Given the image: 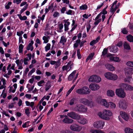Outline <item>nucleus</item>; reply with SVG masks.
<instances>
[{
	"instance_id": "c03bdc74",
	"label": "nucleus",
	"mask_w": 133,
	"mask_h": 133,
	"mask_svg": "<svg viewBox=\"0 0 133 133\" xmlns=\"http://www.w3.org/2000/svg\"><path fill=\"white\" fill-rule=\"evenodd\" d=\"M53 16L55 18H56L59 16V14L57 11H55L54 13Z\"/></svg>"
},
{
	"instance_id": "cd10ccee",
	"label": "nucleus",
	"mask_w": 133,
	"mask_h": 133,
	"mask_svg": "<svg viewBox=\"0 0 133 133\" xmlns=\"http://www.w3.org/2000/svg\"><path fill=\"white\" fill-rule=\"evenodd\" d=\"M127 40L130 42H133V36L130 35L127 36Z\"/></svg>"
},
{
	"instance_id": "13d9d810",
	"label": "nucleus",
	"mask_w": 133,
	"mask_h": 133,
	"mask_svg": "<svg viewBox=\"0 0 133 133\" xmlns=\"http://www.w3.org/2000/svg\"><path fill=\"white\" fill-rule=\"evenodd\" d=\"M86 27L87 31V32H88L89 31V30L90 29L91 27V26L90 24H89L88 25H87Z\"/></svg>"
},
{
	"instance_id": "c9c22d12",
	"label": "nucleus",
	"mask_w": 133,
	"mask_h": 133,
	"mask_svg": "<svg viewBox=\"0 0 133 133\" xmlns=\"http://www.w3.org/2000/svg\"><path fill=\"white\" fill-rule=\"evenodd\" d=\"M122 32L124 34H127L128 31L125 28H124L122 29Z\"/></svg>"
},
{
	"instance_id": "6ab92c4d",
	"label": "nucleus",
	"mask_w": 133,
	"mask_h": 133,
	"mask_svg": "<svg viewBox=\"0 0 133 133\" xmlns=\"http://www.w3.org/2000/svg\"><path fill=\"white\" fill-rule=\"evenodd\" d=\"M94 55L95 53L94 52L91 53L89 54L86 59V62H87L89 59H90V61L92 60Z\"/></svg>"
},
{
	"instance_id": "f03ea898",
	"label": "nucleus",
	"mask_w": 133,
	"mask_h": 133,
	"mask_svg": "<svg viewBox=\"0 0 133 133\" xmlns=\"http://www.w3.org/2000/svg\"><path fill=\"white\" fill-rule=\"evenodd\" d=\"M90 91L88 87L85 86L77 89L76 90V92L79 94L84 95L89 94Z\"/></svg>"
},
{
	"instance_id": "603ef678",
	"label": "nucleus",
	"mask_w": 133,
	"mask_h": 133,
	"mask_svg": "<svg viewBox=\"0 0 133 133\" xmlns=\"http://www.w3.org/2000/svg\"><path fill=\"white\" fill-rule=\"evenodd\" d=\"M96 43V42L95 41V40H93L91 41L90 43V45L91 46H93L94 44Z\"/></svg>"
},
{
	"instance_id": "ea45409f",
	"label": "nucleus",
	"mask_w": 133,
	"mask_h": 133,
	"mask_svg": "<svg viewBox=\"0 0 133 133\" xmlns=\"http://www.w3.org/2000/svg\"><path fill=\"white\" fill-rule=\"evenodd\" d=\"M127 85L128 84H126L122 83L121 85V88L122 89H125L126 90Z\"/></svg>"
},
{
	"instance_id": "8fccbe9b",
	"label": "nucleus",
	"mask_w": 133,
	"mask_h": 133,
	"mask_svg": "<svg viewBox=\"0 0 133 133\" xmlns=\"http://www.w3.org/2000/svg\"><path fill=\"white\" fill-rule=\"evenodd\" d=\"M29 61V60L28 58L27 57L24 58L23 61L24 64L25 65H27L28 64V62L27 61Z\"/></svg>"
},
{
	"instance_id": "2eb2a0df",
	"label": "nucleus",
	"mask_w": 133,
	"mask_h": 133,
	"mask_svg": "<svg viewBox=\"0 0 133 133\" xmlns=\"http://www.w3.org/2000/svg\"><path fill=\"white\" fill-rule=\"evenodd\" d=\"M62 121L65 123L70 124L73 123L74 122V120L72 119L69 118L67 116V117L65 118Z\"/></svg>"
},
{
	"instance_id": "e433bc0d",
	"label": "nucleus",
	"mask_w": 133,
	"mask_h": 133,
	"mask_svg": "<svg viewBox=\"0 0 133 133\" xmlns=\"http://www.w3.org/2000/svg\"><path fill=\"white\" fill-rule=\"evenodd\" d=\"M126 65L128 66H129L131 67H133V62H128L127 63Z\"/></svg>"
},
{
	"instance_id": "0eeeda50",
	"label": "nucleus",
	"mask_w": 133,
	"mask_h": 133,
	"mask_svg": "<svg viewBox=\"0 0 133 133\" xmlns=\"http://www.w3.org/2000/svg\"><path fill=\"white\" fill-rule=\"evenodd\" d=\"M116 94L118 97L123 98L126 95L123 89L122 88L116 89Z\"/></svg>"
},
{
	"instance_id": "4c0bfd02",
	"label": "nucleus",
	"mask_w": 133,
	"mask_h": 133,
	"mask_svg": "<svg viewBox=\"0 0 133 133\" xmlns=\"http://www.w3.org/2000/svg\"><path fill=\"white\" fill-rule=\"evenodd\" d=\"M35 68H33L31 70H30L29 72L28 76H31L32 74L35 71Z\"/></svg>"
},
{
	"instance_id": "7c9ffc66",
	"label": "nucleus",
	"mask_w": 133,
	"mask_h": 133,
	"mask_svg": "<svg viewBox=\"0 0 133 133\" xmlns=\"http://www.w3.org/2000/svg\"><path fill=\"white\" fill-rule=\"evenodd\" d=\"M50 44L49 43H48L46 45L45 47V50L46 52H47L48 51L50 50Z\"/></svg>"
},
{
	"instance_id": "680f3d73",
	"label": "nucleus",
	"mask_w": 133,
	"mask_h": 133,
	"mask_svg": "<svg viewBox=\"0 0 133 133\" xmlns=\"http://www.w3.org/2000/svg\"><path fill=\"white\" fill-rule=\"evenodd\" d=\"M72 11L71 10H69L68 11H66L65 12V14L68 15H71L72 12Z\"/></svg>"
},
{
	"instance_id": "473e14b6",
	"label": "nucleus",
	"mask_w": 133,
	"mask_h": 133,
	"mask_svg": "<svg viewBox=\"0 0 133 133\" xmlns=\"http://www.w3.org/2000/svg\"><path fill=\"white\" fill-rule=\"evenodd\" d=\"M25 113L27 116H29L30 112L29 109L28 108H27L25 110Z\"/></svg>"
},
{
	"instance_id": "de8ad7c7",
	"label": "nucleus",
	"mask_w": 133,
	"mask_h": 133,
	"mask_svg": "<svg viewBox=\"0 0 133 133\" xmlns=\"http://www.w3.org/2000/svg\"><path fill=\"white\" fill-rule=\"evenodd\" d=\"M45 82L43 80H42L41 81H40L38 82L37 83V85L38 86H41L42 85H41V84H42L43 83H44Z\"/></svg>"
},
{
	"instance_id": "f8f14e48",
	"label": "nucleus",
	"mask_w": 133,
	"mask_h": 133,
	"mask_svg": "<svg viewBox=\"0 0 133 133\" xmlns=\"http://www.w3.org/2000/svg\"><path fill=\"white\" fill-rule=\"evenodd\" d=\"M119 107L123 109H126L127 104L126 102L124 100L120 101L119 102Z\"/></svg>"
},
{
	"instance_id": "aec40b11",
	"label": "nucleus",
	"mask_w": 133,
	"mask_h": 133,
	"mask_svg": "<svg viewBox=\"0 0 133 133\" xmlns=\"http://www.w3.org/2000/svg\"><path fill=\"white\" fill-rule=\"evenodd\" d=\"M76 73V71L74 70L69 76L68 77V79L69 81H71L73 77L74 76Z\"/></svg>"
},
{
	"instance_id": "4be33fe9",
	"label": "nucleus",
	"mask_w": 133,
	"mask_h": 133,
	"mask_svg": "<svg viewBox=\"0 0 133 133\" xmlns=\"http://www.w3.org/2000/svg\"><path fill=\"white\" fill-rule=\"evenodd\" d=\"M110 49L112 52L114 53L118 51V48L116 45L112 46Z\"/></svg>"
},
{
	"instance_id": "39448f33",
	"label": "nucleus",
	"mask_w": 133,
	"mask_h": 133,
	"mask_svg": "<svg viewBox=\"0 0 133 133\" xmlns=\"http://www.w3.org/2000/svg\"><path fill=\"white\" fill-rule=\"evenodd\" d=\"M79 101L81 103H82L88 106L92 107L93 105V102L85 98H81Z\"/></svg>"
},
{
	"instance_id": "f3484780",
	"label": "nucleus",
	"mask_w": 133,
	"mask_h": 133,
	"mask_svg": "<svg viewBox=\"0 0 133 133\" xmlns=\"http://www.w3.org/2000/svg\"><path fill=\"white\" fill-rule=\"evenodd\" d=\"M105 66L107 69L111 71L114 70L115 69V68L114 67L109 64H106Z\"/></svg>"
},
{
	"instance_id": "e2e57ef3",
	"label": "nucleus",
	"mask_w": 133,
	"mask_h": 133,
	"mask_svg": "<svg viewBox=\"0 0 133 133\" xmlns=\"http://www.w3.org/2000/svg\"><path fill=\"white\" fill-rule=\"evenodd\" d=\"M86 42L85 41H83L81 42L80 43V47H82L84 45V44Z\"/></svg>"
},
{
	"instance_id": "5701e85b",
	"label": "nucleus",
	"mask_w": 133,
	"mask_h": 133,
	"mask_svg": "<svg viewBox=\"0 0 133 133\" xmlns=\"http://www.w3.org/2000/svg\"><path fill=\"white\" fill-rule=\"evenodd\" d=\"M77 101V99L76 98H73L71 99L69 103V104L70 105H73L74 103H76Z\"/></svg>"
},
{
	"instance_id": "c756f323",
	"label": "nucleus",
	"mask_w": 133,
	"mask_h": 133,
	"mask_svg": "<svg viewBox=\"0 0 133 133\" xmlns=\"http://www.w3.org/2000/svg\"><path fill=\"white\" fill-rule=\"evenodd\" d=\"M79 8L80 10H86L88 8V6L85 4L82 5V6H79Z\"/></svg>"
},
{
	"instance_id": "c85d7f7f",
	"label": "nucleus",
	"mask_w": 133,
	"mask_h": 133,
	"mask_svg": "<svg viewBox=\"0 0 133 133\" xmlns=\"http://www.w3.org/2000/svg\"><path fill=\"white\" fill-rule=\"evenodd\" d=\"M108 107H110L112 108H114L116 107L115 104L111 102H109L108 103Z\"/></svg>"
},
{
	"instance_id": "69168bd1",
	"label": "nucleus",
	"mask_w": 133,
	"mask_h": 133,
	"mask_svg": "<svg viewBox=\"0 0 133 133\" xmlns=\"http://www.w3.org/2000/svg\"><path fill=\"white\" fill-rule=\"evenodd\" d=\"M128 25L130 29L131 30L133 29V23L130 24L129 23Z\"/></svg>"
},
{
	"instance_id": "58836bf2",
	"label": "nucleus",
	"mask_w": 133,
	"mask_h": 133,
	"mask_svg": "<svg viewBox=\"0 0 133 133\" xmlns=\"http://www.w3.org/2000/svg\"><path fill=\"white\" fill-rule=\"evenodd\" d=\"M43 39L44 41V43H47L49 42V40L48 39V38L45 36H43Z\"/></svg>"
},
{
	"instance_id": "2f4dec72",
	"label": "nucleus",
	"mask_w": 133,
	"mask_h": 133,
	"mask_svg": "<svg viewBox=\"0 0 133 133\" xmlns=\"http://www.w3.org/2000/svg\"><path fill=\"white\" fill-rule=\"evenodd\" d=\"M28 4H26V5L24 6L23 8L20 11V14H22L25 10L26 9L28 8Z\"/></svg>"
},
{
	"instance_id": "f704fd0d",
	"label": "nucleus",
	"mask_w": 133,
	"mask_h": 133,
	"mask_svg": "<svg viewBox=\"0 0 133 133\" xmlns=\"http://www.w3.org/2000/svg\"><path fill=\"white\" fill-rule=\"evenodd\" d=\"M108 49L105 48L104 49L103 51L102 52V55L103 56H104L108 53Z\"/></svg>"
},
{
	"instance_id": "412c9836",
	"label": "nucleus",
	"mask_w": 133,
	"mask_h": 133,
	"mask_svg": "<svg viewBox=\"0 0 133 133\" xmlns=\"http://www.w3.org/2000/svg\"><path fill=\"white\" fill-rule=\"evenodd\" d=\"M109 58L111 60L115 62H119L120 61L119 58L116 56L111 57Z\"/></svg>"
},
{
	"instance_id": "338daca9",
	"label": "nucleus",
	"mask_w": 133,
	"mask_h": 133,
	"mask_svg": "<svg viewBox=\"0 0 133 133\" xmlns=\"http://www.w3.org/2000/svg\"><path fill=\"white\" fill-rule=\"evenodd\" d=\"M54 3H52L48 7L49 9L50 10L52 9L54 7Z\"/></svg>"
},
{
	"instance_id": "f257e3e1",
	"label": "nucleus",
	"mask_w": 133,
	"mask_h": 133,
	"mask_svg": "<svg viewBox=\"0 0 133 133\" xmlns=\"http://www.w3.org/2000/svg\"><path fill=\"white\" fill-rule=\"evenodd\" d=\"M98 115L99 117L103 119L109 120L110 119L109 117L112 115V113L110 110H104L103 112H99Z\"/></svg>"
},
{
	"instance_id": "774afa93",
	"label": "nucleus",
	"mask_w": 133,
	"mask_h": 133,
	"mask_svg": "<svg viewBox=\"0 0 133 133\" xmlns=\"http://www.w3.org/2000/svg\"><path fill=\"white\" fill-rule=\"evenodd\" d=\"M58 26L59 30H61L63 28V24L62 23H61Z\"/></svg>"
},
{
	"instance_id": "6e6d98bb",
	"label": "nucleus",
	"mask_w": 133,
	"mask_h": 133,
	"mask_svg": "<svg viewBox=\"0 0 133 133\" xmlns=\"http://www.w3.org/2000/svg\"><path fill=\"white\" fill-rule=\"evenodd\" d=\"M122 41H119L118 42L117 44L116 45L117 46L119 47L122 46Z\"/></svg>"
},
{
	"instance_id": "ddd939ff",
	"label": "nucleus",
	"mask_w": 133,
	"mask_h": 133,
	"mask_svg": "<svg viewBox=\"0 0 133 133\" xmlns=\"http://www.w3.org/2000/svg\"><path fill=\"white\" fill-rule=\"evenodd\" d=\"M79 116L80 118L77 119L78 122L82 124H84L87 122V121L86 119L82 117L80 115Z\"/></svg>"
},
{
	"instance_id": "72a5a7b5",
	"label": "nucleus",
	"mask_w": 133,
	"mask_h": 133,
	"mask_svg": "<svg viewBox=\"0 0 133 133\" xmlns=\"http://www.w3.org/2000/svg\"><path fill=\"white\" fill-rule=\"evenodd\" d=\"M80 50L79 49L77 50V56L78 58L79 59H81L82 57Z\"/></svg>"
},
{
	"instance_id": "7ed1b4c3",
	"label": "nucleus",
	"mask_w": 133,
	"mask_h": 133,
	"mask_svg": "<svg viewBox=\"0 0 133 133\" xmlns=\"http://www.w3.org/2000/svg\"><path fill=\"white\" fill-rule=\"evenodd\" d=\"M75 111L81 112H86L87 110V108L81 104H77L74 108Z\"/></svg>"
},
{
	"instance_id": "9b49d317",
	"label": "nucleus",
	"mask_w": 133,
	"mask_h": 133,
	"mask_svg": "<svg viewBox=\"0 0 133 133\" xmlns=\"http://www.w3.org/2000/svg\"><path fill=\"white\" fill-rule=\"evenodd\" d=\"M70 128L74 131H79L82 129V127L77 124H73L70 126Z\"/></svg>"
},
{
	"instance_id": "37998d69",
	"label": "nucleus",
	"mask_w": 133,
	"mask_h": 133,
	"mask_svg": "<svg viewBox=\"0 0 133 133\" xmlns=\"http://www.w3.org/2000/svg\"><path fill=\"white\" fill-rule=\"evenodd\" d=\"M117 9V8L116 7L115 8H110V12L112 13V15H113Z\"/></svg>"
},
{
	"instance_id": "bf43d9fd",
	"label": "nucleus",
	"mask_w": 133,
	"mask_h": 133,
	"mask_svg": "<svg viewBox=\"0 0 133 133\" xmlns=\"http://www.w3.org/2000/svg\"><path fill=\"white\" fill-rule=\"evenodd\" d=\"M64 30L66 31L69 29L68 26L66 24H64Z\"/></svg>"
},
{
	"instance_id": "dca6fc26",
	"label": "nucleus",
	"mask_w": 133,
	"mask_h": 133,
	"mask_svg": "<svg viewBox=\"0 0 133 133\" xmlns=\"http://www.w3.org/2000/svg\"><path fill=\"white\" fill-rule=\"evenodd\" d=\"M120 114L122 118L125 120L127 121L128 120L129 117L126 112L123 111H121Z\"/></svg>"
},
{
	"instance_id": "20e7f679",
	"label": "nucleus",
	"mask_w": 133,
	"mask_h": 133,
	"mask_svg": "<svg viewBox=\"0 0 133 133\" xmlns=\"http://www.w3.org/2000/svg\"><path fill=\"white\" fill-rule=\"evenodd\" d=\"M104 75L106 78L110 80L115 81L118 78V76L116 75L109 72L105 73Z\"/></svg>"
},
{
	"instance_id": "bb28decb",
	"label": "nucleus",
	"mask_w": 133,
	"mask_h": 133,
	"mask_svg": "<svg viewBox=\"0 0 133 133\" xmlns=\"http://www.w3.org/2000/svg\"><path fill=\"white\" fill-rule=\"evenodd\" d=\"M125 131V133H133V129L129 127L126 128Z\"/></svg>"
},
{
	"instance_id": "052dcab7",
	"label": "nucleus",
	"mask_w": 133,
	"mask_h": 133,
	"mask_svg": "<svg viewBox=\"0 0 133 133\" xmlns=\"http://www.w3.org/2000/svg\"><path fill=\"white\" fill-rule=\"evenodd\" d=\"M66 9L65 7H62L61 10V12L63 14L64 13L65 11L66 10Z\"/></svg>"
},
{
	"instance_id": "3c124183",
	"label": "nucleus",
	"mask_w": 133,
	"mask_h": 133,
	"mask_svg": "<svg viewBox=\"0 0 133 133\" xmlns=\"http://www.w3.org/2000/svg\"><path fill=\"white\" fill-rule=\"evenodd\" d=\"M102 99L100 97H98L96 99L97 102L98 104H100Z\"/></svg>"
},
{
	"instance_id": "4d7b16f0",
	"label": "nucleus",
	"mask_w": 133,
	"mask_h": 133,
	"mask_svg": "<svg viewBox=\"0 0 133 133\" xmlns=\"http://www.w3.org/2000/svg\"><path fill=\"white\" fill-rule=\"evenodd\" d=\"M46 86H47V87H46L45 88V90L46 91H47L49 89H50V88L51 87V85L50 84H49V85H48V83H46Z\"/></svg>"
},
{
	"instance_id": "864d4df0",
	"label": "nucleus",
	"mask_w": 133,
	"mask_h": 133,
	"mask_svg": "<svg viewBox=\"0 0 133 133\" xmlns=\"http://www.w3.org/2000/svg\"><path fill=\"white\" fill-rule=\"evenodd\" d=\"M103 15H105L107 13V11L105 9H103L102 11L100 12Z\"/></svg>"
},
{
	"instance_id": "1a4fd4ad",
	"label": "nucleus",
	"mask_w": 133,
	"mask_h": 133,
	"mask_svg": "<svg viewBox=\"0 0 133 133\" xmlns=\"http://www.w3.org/2000/svg\"><path fill=\"white\" fill-rule=\"evenodd\" d=\"M104 123L103 121H99L95 122L94 123L93 125L97 128L102 129L103 128L104 125Z\"/></svg>"
},
{
	"instance_id": "423d86ee",
	"label": "nucleus",
	"mask_w": 133,
	"mask_h": 133,
	"mask_svg": "<svg viewBox=\"0 0 133 133\" xmlns=\"http://www.w3.org/2000/svg\"><path fill=\"white\" fill-rule=\"evenodd\" d=\"M101 81V78L99 76L96 75L91 76L88 79L89 82H93L99 83Z\"/></svg>"
},
{
	"instance_id": "0e129e2a",
	"label": "nucleus",
	"mask_w": 133,
	"mask_h": 133,
	"mask_svg": "<svg viewBox=\"0 0 133 133\" xmlns=\"http://www.w3.org/2000/svg\"><path fill=\"white\" fill-rule=\"evenodd\" d=\"M27 19V17L25 16H22L20 19L21 20H25Z\"/></svg>"
},
{
	"instance_id": "a878e982",
	"label": "nucleus",
	"mask_w": 133,
	"mask_h": 133,
	"mask_svg": "<svg viewBox=\"0 0 133 133\" xmlns=\"http://www.w3.org/2000/svg\"><path fill=\"white\" fill-rule=\"evenodd\" d=\"M66 39L65 38V37L63 36L61 37L59 43H62L63 45L64 44V43L66 42Z\"/></svg>"
},
{
	"instance_id": "a19ab883",
	"label": "nucleus",
	"mask_w": 133,
	"mask_h": 133,
	"mask_svg": "<svg viewBox=\"0 0 133 133\" xmlns=\"http://www.w3.org/2000/svg\"><path fill=\"white\" fill-rule=\"evenodd\" d=\"M12 4V3L11 2H8L7 5L5 6V8L6 9H8L10 8V6Z\"/></svg>"
},
{
	"instance_id": "5fc2aeb1",
	"label": "nucleus",
	"mask_w": 133,
	"mask_h": 133,
	"mask_svg": "<svg viewBox=\"0 0 133 133\" xmlns=\"http://www.w3.org/2000/svg\"><path fill=\"white\" fill-rule=\"evenodd\" d=\"M22 0H14L13 2L14 3H16L17 4H19L21 3Z\"/></svg>"
},
{
	"instance_id": "4468645a",
	"label": "nucleus",
	"mask_w": 133,
	"mask_h": 133,
	"mask_svg": "<svg viewBox=\"0 0 133 133\" xmlns=\"http://www.w3.org/2000/svg\"><path fill=\"white\" fill-rule=\"evenodd\" d=\"M89 88L91 90L95 91L99 89V86L98 85L95 84H91L89 85Z\"/></svg>"
},
{
	"instance_id": "49530a36",
	"label": "nucleus",
	"mask_w": 133,
	"mask_h": 133,
	"mask_svg": "<svg viewBox=\"0 0 133 133\" xmlns=\"http://www.w3.org/2000/svg\"><path fill=\"white\" fill-rule=\"evenodd\" d=\"M24 33V32L21 31L20 32H17V35L19 36H22V35Z\"/></svg>"
},
{
	"instance_id": "09e8293b",
	"label": "nucleus",
	"mask_w": 133,
	"mask_h": 133,
	"mask_svg": "<svg viewBox=\"0 0 133 133\" xmlns=\"http://www.w3.org/2000/svg\"><path fill=\"white\" fill-rule=\"evenodd\" d=\"M68 66L67 65L63 66L62 68L63 70V71L66 70L68 71V69H69V67H68Z\"/></svg>"
},
{
	"instance_id": "393cba45",
	"label": "nucleus",
	"mask_w": 133,
	"mask_h": 133,
	"mask_svg": "<svg viewBox=\"0 0 133 133\" xmlns=\"http://www.w3.org/2000/svg\"><path fill=\"white\" fill-rule=\"evenodd\" d=\"M107 94L108 96L111 97L115 95L114 92L111 90H108L107 91Z\"/></svg>"
},
{
	"instance_id": "b1692460",
	"label": "nucleus",
	"mask_w": 133,
	"mask_h": 133,
	"mask_svg": "<svg viewBox=\"0 0 133 133\" xmlns=\"http://www.w3.org/2000/svg\"><path fill=\"white\" fill-rule=\"evenodd\" d=\"M123 46L124 48L127 50H130L131 48L130 46L128 43L126 42H125L123 45Z\"/></svg>"
},
{
	"instance_id": "a18cd8bd",
	"label": "nucleus",
	"mask_w": 133,
	"mask_h": 133,
	"mask_svg": "<svg viewBox=\"0 0 133 133\" xmlns=\"http://www.w3.org/2000/svg\"><path fill=\"white\" fill-rule=\"evenodd\" d=\"M92 133H105L104 132L101 131V130H95L92 131Z\"/></svg>"
},
{
	"instance_id": "9d476101",
	"label": "nucleus",
	"mask_w": 133,
	"mask_h": 133,
	"mask_svg": "<svg viewBox=\"0 0 133 133\" xmlns=\"http://www.w3.org/2000/svg\"><path fill=\"white\" fill-rule=\"evenodd\" d=\"M79 115L73 111L68 112L67 114L68 116L73 119L77 120L80 118Z\"/></svg>"
},
{
	"instance_id": "6e6552de",
	"label": "nucleus",
	"mask_w": 133,
	"mask_h": 133,
	"mask_svg": "<svg viewBox=\"0 0 133 133\" xmlns=\"http://www.w3.org/2000/svg\"><path fill=\"white\" fill-rule=\"evenodd\" d=\"M125 74L126 77L128 78H130L133 73V68L128 67L125 68Z\"/></svg>"
},
{
	"instance_id": "a211bd4d",
	"label": "nucleus",
	"mask_w": 133,
	"mask_h": 133,
	"mask_svg": "<svg viewBox=\"0 0 133 133\" xmlns=\"http://www.w3.org/2000/svg\"><path fill=\"white\" fill-rule=\"evenodd\" d=\"M108 103L106 99H102L100 104L106 108H108Z\"/></svg>"
},
{
	"instance_id": "79ce46f5",
	"label": "nucleus",
	"mask_w": 133,
	"mask_h": 133,
	"mask_svg": "<svg viewBox=\"0 0 133 133\" xmlns=\"http://www.w3.org/2000/svg\"><path fill=\"white\" fill-rule=\"evenodd\" d=\"M133 90V87L131 85L128 84L126 90Z\"/></svg>"
}]
</instances>
